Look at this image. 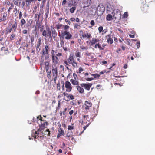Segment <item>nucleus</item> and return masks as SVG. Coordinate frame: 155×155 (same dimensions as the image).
<instances>
[{"mask_svg": "<svg viewBox=\"0 0 155 155\" xmlns=\"http://www.w3.org/2000/svg\"><path fill=\"white\" fill-rule=\"evenodd\" d=\"M40 31L42 32V35L45 37V39L47 38L48 40L51 41L53 38L55 39L57 36V32L54 27H51V29L48 27H46V29L41 28Z\"/></svg>", "mask_w": 155, "mask_h": 155, "instance_id": "f257e3e1", "label": "nucleus"}, {"mask_svg": "<svg viewBox=\"0 0 155 155\" xmlns=\"http://www.w3.org/2000/svg\"><path fill=\"white\" fill-rule=\"evenodd\" d=\"M37 121L40 120L41 121V124H39V128L37 131H35V134H32V136L34 137L35 140L36 142L37 141L36 139H39V137H40L41 139L44 137H43L41 136H40V137L39 136H38V135L39 134V132H41L43 134L42 130L45 128L46 125H47L48 123L47 122L46 120H42V117L41 115L37 117Z\"/></svg>", "mask_w": 155, "mask_h": 155, "instance_id": "f03ea898", "label": "nucleus"}, {"mask_svg": "<svg viewBox=\"0 0 155 155\" xmlns=\"http://www.w3.org/2000/svg\"><path fill=\"white\" fill-rule=\"evenodd\" d=\"M63 62L66 66L69 65V64H71L74 68H78V63L74 60L73 54H71L68 59L67 60H64Z\"/></svg>", "mask_w": 155, "mask_h": 155, "instance_id": "7ed1b4c3", "label": "nucleus"}, {"mask_svg": "<svg viewBox=\"0 0 155 155\" xmlns=\"http://www.w3.org/2000/svg\"><path fill=\"white\" fill-rule=\"evenodd\" d=\"M52 71L53 76V77L52 78H51V71H46L47 78L50 80V81H54V82L56 83L58 76V72L57 68H53L52 70Z\"/></svg>", "mask_w": 155, "mask_h": 155, "instance_id": "20e7f679", "label": "nucleus"}, {"mask_svg": "<svg viewBox=\"0 0 155 155\" xmlns=\"http://www.w3.org/2000/svg\"><path fill=\"white\" fill-rule=\"evenodd\" d=\"M61 32L59 33V36L60 38H61L64 39V38L67 40L71 39L72 37V34L70 33L69 31L66 30L63 31H61Z\"/></svg>", "mask_w": 155, "mask_h": 155, "instance_id": "39448f33", "label": "nucleus"}, {"mask_svg": "<svg viewBox=\"0 0 155 155\" xmlns=\"http://www.w3.org/2000/svg\"><path fill=\"white\" fill-rule=\"evenodd\" d=\"M69 26L66 25H63L62 24L58 23L55 26V28L59 31L60 29H63L64 30H68L69 28Z\"/></svg>", "mask_w": 155, "mask_h": 155, "instance_id": "423d86ee", "label": "nucleus"}, {"mask_svg": "<svg viewBox=\"0 0 155 155\" xmlns=\"http://www.w3.org/2000/svg\"><path fill=\"white\" fill-rule=\"evenodd\" d=\"M141 3L143 5L141 7V10L144 12V13H146L147 12V10L148 9V6H147L146 4V0H140Z\"/></svg>", "mask_w": 155, "mask_h": 155, "instance_id": "0eeeda50", "label": "nucleus"}, {"mask_svg": "<svg viewBox=\"0 0 155 155\" xmlns=\"http://www.w3.org/2000/svg\"><path fill=\"white\" fill-rule=\"evenodd\" d=\"M23 14L20 11L19 12L18 18L19 19H20V26L21 27H22L26 23V20L22 18Z\"/></svg>", "mask_w": 155, "mask_h": 155, "instance_id": "6e6552de", "label": "nucleus"}, {"mask_svg": "<svg viewBox=\"0 0 155 155\" xmlns=\"http://www.w3.org/2000/svg\"><path fill=\"white\" fill-rule=\"evenodd\" d=\"M65 87L66 88V92H71L72 89V86L70 82L69 81H66L64 83Z\"/></svg>", "mask_w": 155, "mask_h": 155, "instance_id": "1a4fd4ad", "label": "nucleus"}, {"mask_svg": "<svg viewBox=\"0 0 155 155\" xmlns=\"http://www.w3.org/2000/svg\"><path fill=\"white\" fill-rule=\"evenodd\" d=\"M92 84L91 83H81L80 85L82 87L84 88L85 89L89 91L91 87Z\"/></svg>", "mask_w": 155, "mask_h": 155, "instance_id": "9d476101", "label": "nucleus"}, {"mask_svg": "<svg viewBox=\"0 0 155 155\" xmlns=\"http://www.w3.org/2000/svg\"><path fill=\"white\" fill-rule=\"evenodd\" d=\"M114 12V14L113 16L115 18V19L117 18L120 19L121 17L120 11L119 9H116Z\"/></svg>", "mask_w": 155, "mask_h": 155, "instance_id": "9b49d317", "label": "nucleus"}, {"mask_svg": "<svg viewBox=\"0 0 155 155\" xmlns=\"http://www.w3.org/2000/svg\"><path fill=\"white\" fill-rule=\"evenodd\" d=\"M84 105L85 106V109L86 111L89 110L90 108L91 107L92 104L91 101H85L84 103Z\"/></svg>", "mask_w": 155, "mask_h": 155, "instance_id": "f8f14e48", "label": "nucleus"}, {"mask_svg": "<svg viewBox=\"0 0 155 155\" xmlns=\"http://www.w3.org/2000/svg\"><path fill=\"white\" fill-rule=\"evenodd\" d=\"M79 0H71L69 2L68 5L69 7L76 6L78 3Z\"/></svg>", "mask_w": 155, "mask_h": 155, "instance_id": "ddd939ff", "label": "nucleus"}, {"mask_svg": "<svg viewBox=\"0 0 155 155\" xmlns=\"http://www.w3.org/2000/svg\"><path fill=\"white\" fill-rule=\"evenodd\" d=\"M105 10V8L103 5L101 4H100L97 7V12H100L102 13Z\"/></svg>", "mask_w": 155, "mask_h": 155, "instance_id": "4468645a", "label": "nucleus"}, {"mask_svg": "<svg viewBox=\"0 0 155 155\" xmlns=\"http://www.w3.org/2000/svg\"><path fill=\"white\" fill-rule=\"evenodd\" d=\"M33 22V20L32 19H30L28 21L27 23L25 25V24L23 26L24 28H26L27 29H29V27L31 25Z\"/></svg>", "mask_w": 155, "mask_h": 155, "instance_id": "2eb2a0df", "label": "nucleus"}, {"mask_svg": "<svg viewBox=\"0 0 155 155\" xmlns=\"http://www.w3.org/2000/svg\"><path fill=\"white\" fill-rule=\"evenodd\" d=\"M91 3V0H84L83 4L84 7H88L89 6Z\"/></svg>", "mask_w": 155, "mask_h": 155, "instance_id": "dca6fc26", "label": "nucleus"}, {"mask_svg": "<svg viewBox=\"0 0 155 155\" xmlns=\"http://www.w3.org/2000/svg\"><path fill=\"white\" fill-rule=\"evenodd\" d=\"M50 48L47 45H45V48H43L41 51L42 53H43L44 54L45 53H49Z\"/></svg>", "mask_w": 155, "mask_h": 155, "instance_id": "f3484780", "label": "nucleus"}, {"mask_svg": "<svg viewBox=\"0 0 155 155\" xmlns=\"http://www.w3.org/2000/svg\"><path fill=\"white\" fill-rule=\"evenodd\" d=\"M82 36L83 39L86 38V39H89L91 38V35L90 34L88 33H82V35H81Z\"/></svg>", "mask_w": 155, "mask_h": 155, "instance_id": "a211bd4d", "label": "nucleus"}, {"mask_svg": "<svg viewBox=\"0 0 155 155\" xmlns=\"http://www.w3.org/2000/svg\"><path fill=\"white\" fill-rule=\"evenodd\" d=\"M99 39H96L94 38H93L92 40L90 41L89 42V44L91 45L92 46L93 45L95 44L96 43L99 42Z\"/></svg>", "mask_w": 155, "mask_h": 155, "instance_id": "6ab92c4d", "label": "nucleus"}, {"mask_svg": "<svg viewBox=\"0 0 155 155\" xmlns=\"http://www.w3.org/2000/svg\"><path fill=\"white\" fill-rule=\"evenodd\" d=\"M73 133L72 131H68L66 134V137L69 140H70V138L71 139V140H72L74 139L73 137Z\"/></svg>", "mask_w": 155, "mask_h": 155, "instance_id": "aec40b11", "label": "nucleus"}, {"mask_svg": "<svg viewBox=\"0 0 155 155\" xmlns=\"http://www.w3.org/2000/svg\"><path fill=\"white\" fill-rule=\"evenodd\" d=\"M64 39L62 38H60V45L61 47H63V49L65 51H67L68 48L67 47H64Z\"/></svg>", "mask_w": 155, "mask_h": 155, "instance_id": "412c9836", "label": "nucleus"}, {"mask_svg": "<svg viewBox=\"0 0 155 155\" xmlns=\"http://www.w3.org/2000/svg\"><path fill=\"white\" fill-rule=\"evenodd\" d=\"M75 79H71L70 80V81L73 85L78 86L79 85V82L78 80H76L75 78Z\"/></svg>", "mask_w": 155, "mask_h": 155, "instance_id": "4be33fe9", "label": "nucleus"}, {"mask_svg": "<svg viewBox=\"0 0 155 155\" xmlns=\"http://www.w3.org/2000/svg\"><path fill=\"white\" fill-rule=\"evenodd\" d=\"M7 14L5 12L3 14L2 17H0V22L5 21L7 19Z\"/></svg>", "mask_w": 155, "mask_h": 155, "instance_id": "5701e85b", "label": "nucleus"}, {"mask_svg": "<svg viewBox=\"0 0 155 155\" xmlns=\"http://www.w3.org/2000/svg\"><path fill=\"white\" fill-rule=\"evenodd\" d=\"M76 88H77L79 92L81 94H83L84 92V89L80 85V86L79 85L78 86H76Z\"/></svg>", "mask_w": 155, "mask_h": 155, "instance_id": "b1692460", "label": "nucleus"}, {"mask_svg": "<svg viewBox=\"0 0 155 155\" xmlns=\"http://www.w3.org/2000/svg\"><path fill=\"white\" fill-rule=\"evenodd\" d=\"M17 23L16 22L12 24V27L10 28H12V30H13V31L14 32H16L17 31Z\"/></svg>", "mask_w": 155, "mask_h": 155, "instance_id": "393cba45", "label": "nucleus"}, {"mask_svg": "<svg viewBox=\"0 0 155 155\" xmlns=\"http://www.w3.org/2000/svg\"><path fill=\"white\" fill-rule=\"evenodd\" d=\"M49 5L47 4L46 6V9L45 10V18L46 19L48 17V15L49 13Z\"/></svg>", "mask_w": 155, "mask_h": 155, "instance_id": "a878e982", "label": "nucleus"}, {"mask_svg": "<svg viewBox=\"0 0 155 155\" xmlns=\"http://www.w3.org/2000/svg\"><path fill=\"white\" fill-rule=\"evenodd\" d=\"M52 62L54 63V64H58V58L55 55L52 56Z\"/></svg>", "mask_w": 155, "mask_h": 155, "instance_id": "bb28decb", "label": "nucleus"}, {"mask_svg": "<svg viewBox=\"0 0 155 155\" xmlns=\"http://www.w3.org/2000/svg\"><path fill=\"white\" fill-rule=\"evenodd\" d=\"M41 54L42 55L41 58L42 57H44L45 60H47L50 57V54L49 53H45L44 54L43 53L41 52Z\"/></svg>", "mask_w": 155, "mask_h": 155, "instance_id": "cd10ccee", "label": "nucleus"}, {"mask_svg": "<svg viewBox=\"0 0 155 155\" xmlns=\"http://www.w3.org/2000/svg\"><path fill=\"white\" fill-rule=\"evenodd\" d=\"M37 0H25L26 6L28 7L30 6V4L31 2L35 3Z\"/></svg>", "mask_w": 155, "mask_h": 155, "instance_id": "c85d7f7f", "label": "nucleus"}, {"mask_svg": "<svg viewBox=\"0 0 155 155\" xmlns=\"http://www.w3.org/2000/svg\"><path fill=\"white\" fill-rule=\"evenodd\" d=\"M94 48H98V49L100 50H104V48L103 47H101L99 43H96L95 44Z\"/></svg>", "mask_w": 155, "mask_h": 155, "instance_id": "c756f323", "label": "nucleus"}, {"mask_svg": "<svg viewBox=\"0 0 155 155\" xmlns=\"http://www.w3.org/2000/svg\"><path fill=\"white\" fill-rule=\"evenodd\" d=\"M41 11V10H40V12ZM40 15V13H39V14L36 13L35 15L34 18L35 19V21H36L38 22L39 21Z\"/></svg>", "mask_w": 155, "mask_h": 155, "instance_id": "7c9ffc66", "label": "nucleus"}, {"mask_svg": "<svg viewBox=\"0 0 155 155\" xmlns=\"http://www.w3.org/2000/svg\"><path fill=\"white\" fill-rule=\"evenodd\" d=\"M59 126V128L58 129L59 133L61 134L62 135H64V130L61 128V125Z\"/></svg>", "mask_w": 155, "mask_h": 155, "instance_id": "2f4dec72", "label": "nucleus"}, {"mask_svg": "<svg viewBox=\"0 0 155 155\" xmlns=\"http://www.w3.org/2000/svg\"><path fill=\"white\" fill-rule=\"evenodd\" d=\"M74 29L79 30L81 28V26L79 24L76 23L74 24Z\"/></svg>", "mask_w": 155, "mask_h": 155, "instance_id": "473e14b6", "label": "nucleus"}, {"mask_svg": "<svg viewBox=\"0 0 155 155\" xmlns=\"http://www.w3.org/2000/svg\"><path fill=\"white\" fill-rule=\"evenodd\" d=\"M41 44V39L40 38L38 39L37 41V45L36 46V49H38L39 48L40 45Z\"/></svg>", "mask_w": 155, "mask_h": 155, "instance_id": "72a5a7b5", "label": "nucleus"}, {"mask_svg": "<svg viewBox=\"0 0 155 155\" xmlns=\"http://www.w3.org/2000/svg\"><path fill=\"white\" fill-rule=\"evenodd\" d=\"M49 63L48 61L45 62V69L46 71H48L49 69Z\"/></svg>", "mask_w": 155, "mask_h": 155, "instance_id": "f704fd0d", "label": "nucleus"}, {"mask_svg": "<svg viewBox=\"0 0 155 155\" xmlns=\"http://www.w3.org/2000/svg\"><path fill=\"white\" fill-rule=\"evenodd\" d=\"M91 75L94 76V77L95 79H98L100 77V75L98 74H90Z\"/></svg>", "mask_w": 155, "mask_h": 155, "instance_id": "c9c22d12", "label": "nucleus"}, {"mask_svg": "<svg viewBox=\"0 0 155 155\" xmlns=\"http://www.w3.org/2000/svg\"><path fill=\"white\" fill-rule=\"evenodd\" d=\"M12 31V28H8V27H7L6 28V30L5 31V35H7L10 33Z\"/></svg>", "mask_w": 155, "mask_h": 155, "instance_id": "e433bc0d", "label": "nucleus"}, {"mask_svg": "<svg viewBox=\"0 0 155 155\" xmlns=\"http://www.w3.org/2000/svg\"><path fill=\"white\" fill-rule=\"evenodd\" d=\"M107 41L108 43L110 44H112L113 42V40L111 37L108 38H107Z\"/></svg>", "mask_w": 155, "mask_h": 155, "instance_id": "4c0bfd02", "label": "nucleus"}, {"mask_svg": "<svg viewBox=\"0 0 155 155\" xmlns=\"http://www.w3.org/2000/svg\"><path fill=\"white\" fill-rule=\"evenodd\" d=\"M106 18L107 21H110L112 19V16L110 14H108Z\"/></svg>", "mask_w": 155, "mask_h": 155, "instance_id": "58836bf2", "label": "nucleus"}, {"mask_svg": "<svg viewBox=\"0 0 155 155\" xmlns=\"http://www.w3.org/2000/svg\"><path fill=\"white\" fill-rule=\"evenodd\" d=\"M76 9V7L75 6H74L70 9L69 11L71 13H73L74 12Z\"/></svg>", "mask_w": 155, "mask_h": 155, "instance_id": "ea45409f", "label": "nucleus"}, {"mask_svg": "<svg viewBox=\"0 0 155 155\" xmlns=\"http://www.w3.org/2000/svg\"><path fill=\"white\" fill-rule=\"evenodd\" d=\"M14 32H12V33L10 37V39L11 40H13L16 36V34L14 33Z\"/></svg>", "mask_w": 155, "mask_h": 155, "instance_id": "a19ab883", "label": "nucleus"}, {"mask_svg": "<svg viewBox=\"0 0 155 155\" xmlns=\"http://www.w3.org/2000/svg\"><path fill=\"white\" fill-rule=\"evenodd\" d=\"M50 134V131L49 129H47L45 131L44 135L47 136H49Z\"/></svg>", "mask_w": 155, "mask_h": 155, "instance_id": "79ce46f5", "label": "nucleus"}, {"mask_svg": "<svg viewBox=\"0 0 155 155\" xmlns=\"http://www.w3.org/2000/svg\"><path fill=\"white\" fill-rule=\"evenodd\" d=\"M8 49L7 47L4 46L1 48V50L2 51H7Z\"/></svg>", "mask_w": 155, "mask_h": 155, "instance_id": "37998d69", "label": "nucleus"}, {"mask_svg": "<svg viewBox=\"0 0 155 155\" xmlns=\"http://www.w3.org/2000/svg\"><path fill=\"white\" fill-rule=\"evenodd\" d=\"M61 105V104L60 101H59L58 104V106L57 107H56V110H59L60 109Z\"/></svg>", "mask_w": 155, "mask_h": 155, "instance_id": "c03bdc74", "label": "nucleus"}, {"mask_svg": "<svg viewBox=\"0 0 155 155\" xmlns=\"http://www.w3.org/2000/svg\"><path fill=\"white\" fill-rule=\"evenodd\" d=\"M80 54L81 53L79 52L76 51V52L75 53V55L76 57L80 58L81 57Z\"/></svg>", "mask_w": 155, "mask_h": 155, "instance_id": "a18cd8bd", "label": "nucleus"}, {"mask_svg": "<svg viewBox=\"0 0 155 155\" xmlns=\"http://www.w3.org/2000/svg\"><path fill=\"white\" fill-rule=\"evenodd\" d=\"M69 101L70 100H73L75 98L74 96L71 94H69Z\"/></svg>", "mask_w": 155, "mask_h": 155, "instance_id": "49530a36", "label": "nucleus"}, {"mask_svg": "<svg viewBox=\"0 0 155 155\" xmlns=\"http://www.w3.org/2000/svg\"><path fill=\"white\" fill-rule=\"evenodd\" d=\"M13 3L15 5H18V1L20 0H12Z\"/></svg>", "mask_w": 155, "mask_h": 155, "instance_id": "de8ad7c7", "label": "nucleus"}, {"mask_svg": "<svg viewBox=\"0 0 155 155\" xmlns=\"http://www.w3.org/2000/svg\"><path fill=\"white\" fill-rule=\"evenodd\" d=\"M72 125H73L74 124H72ZM68 129L69 130H71L74 129V127L73 125H69L68 126Z\"/></svg>", "mask_w": 155, "mask_h": 155, "instance_id": "09e8293b", "label": "nucleus"}, {"mask_svg": "<svg viewBox=\"0 0 155 155\" xmlns=\"http://www.w3.org/2000/svg\"><path fill=\"white\" fill-rule=\"evenodd\" d=\"M128 16V14L127 12H125L123 14V18H127Z\"/></svg>", "mask_w": 155, "mask_h": 155, "instance_id": "8fccbe9b", "label": "nucleus"}, {"mask_svg": "<svg viewBox=\"0 0 155 155\" xmlns=\"http://www.w3.org/2000/svg\"><path fill=\"white\" fill-rule=\"evenodd\" d=\"M98 30L99 33L101 32L103 30V27L102 26H100L99 27Z\"/></svg>", "mask_w": 155, "mask_h": 155, "instance_id": "3c124183", "label": "nucleus"}, {"mask_svg": "<svg viewBox=\"0 0 155 155\" xmlns=\"http://www.w3.org/2000/svg\"><path fill=\"white\" fill-rule=\"evenodd\" d=\"M57 87L58 90H60L61 89L60 84L59 82H58L57 84Z\"/></svg>", "mask_w": 155, "mask_h": 155, "instance_id": "603ef678", "label": "nucleus"}, {"mask_svg": "<svg viewBox=\"0 0 155 155\" xmlns=\"http://www.w3.org/2000/svg\"><path fill=\"white\" fill-rule=\"evenodd\" d=\"M4 3H5V4H7V5H11V4H12L13 3L9 1H5Z\"/></svg>", "mask_w": 155, "mask_h": 155, "instance_id": "864d4df0", "label": "nucleus"}, {"mask_svg": "<svg viewBox=\"0 0 155 155\" xmlns=\"http://www.w3.org/2000/svg\"><path fill=\"white\" fill-rule=\"evenodd\" d=\"M83 69L82 68L80 67L79 68L78 73H81L82 71H83Z\"/></svg>", "mask_w": 155, "mask_h": 155, "instance_id": "5fc2aeb1", "label": "nucleus"}, {"mask_svg": "<svg viewBox=\"0 0 155 155\" xmlns=\"http://www.w3.org/2000/svg\"><path fill=\"white\" fill-rule=\"evenodd\" d=\"M25 2H26L25 1L23 0L22 2V5H21V7L23 8L25 6Z\"/></svg>", "mask_w": 155, "mask_h": 155, "instance_id": "6e6d98bb", "label": "nucleus"}, {"mask_svg": "<svg viewBox=\"0 0 155 155\" xmlns=\"http://www.w3.org/2000/svg\"><path fill=\"white\" fill-rule=\"evenodd\" d=\"M85 80L87 81H91L94 80V78H86Z\"/></svg>", "mask_w": 155, "mask_h": 155, "instance_id": "4d7b16f0", "label": "nucleus"}, {"mask_svg": "<svg viewBox=\"0 0 155 155\" xmlns=\"http://www.w3.org/2000/svg\"><path fill=\"white\" fill-rule=\"evenodd\" d=\"M14 3H12V4H11V5H10V7H9V9H10L11 10L14 7Z\"/></svg>", "mask_w": 155, "mask_h": 155, "instance_id": "13d9d810", "label": "nucleus"}, {"mask_svg": "<svg viewBox=\"0 0 155 155\" xmlns=\"http://www.w3.org/2000/svg\"><path fill=\"white\" fill-rule=\"evenodd\" d=\"M28 16L27 12H25L23 14V16L24 18H26Z\"/></svg>", "mask_w": 155, "mask_h": 155, "instance_id": "bf43d9fd", "label": "nucleus"}, {"mask_svg": "<svg viewBox=\"0 0 155 155\" xmlns=\"http://www.w3.org/2000/svg\"><path fill=\"white\" fill-rule=\"evenodd\" d=\"M140 43L139 41H137L136 43L137 47L138 48L140 47Z\"/></svg>", "mask_w": 155, "mask_h": 155, "instance_id": "052dcab7", "label": "nucleus"}, {"mask_svg": "<svg viewBox=\"0 0 155 155\" xmlns=\"http://www.w3.org/2000/svg\"><path fill=\"white\" fill-rule=\"evenodd\" d=\"M90 24L92 25V26H94L95 25V22L94 20H91V22H90Z\"/></svg>", "mask_w": 155, "mask_h": 155, "instance_id": "680f3d73", "label": "nucleus"}, {"mask_svg": "<svg viewBox=\"0 0 155 155\" xmlns=\"http://www.w3.org/2000/svg\"><path fill=\"white\" fill-rule=\"evenodd\" d=\"M80 47L81 49L82 50L87 49V48L86 47H84L83 46H80Z\"/></svg>", "mask_w": 155, "mask_h": 155, "instance_id": "e2e57ef3", "label": "nucleus"}, {"mask_svg": "<svg viewBox=\"0 0 155 155\" xmlns=\"http://www.w3.org/2000/svg\"><path fill=\"white\" fill-rule=\"evenodd\" d=\"M21 1L22 0H20V1H18V5H16L19 7H21V5H22Z\"/></svg>", "mask_w": 155, "mask_h": 155, "instance_id": "0e129e2a", "label": "nucleus"}, {"mask_svg": "<svg viewBox=\"0 0 155 155\" xmlns=\"http://www.w3.org/2000/svg\"><path fill=\"white\" fill-rule=\"evenodd\" d=\"M67 108H65L64 109V111L62 112L63 114L64 115L66 114V112L67 111Z\"/></svg>", "mask_w": 155, "mask_h": 155, "instance_id": "69168bd1", "label": "nucleus"}, {"mask_svg": "<svg viewBox=\"0 0 155 155\" xmlns=\"http://www.w3.org/2000/svg\"><path fill=\"white\" fill-rule=\"evenodd\" d=\"M65 22H67L68 23V24H69V25H71V22L69 20H68L67 19H65Z\"/></svg>", "mask_w": 155, "mask_h": 155, "instance_id": "338daca9", "label": "nucleus"}, {"mask_svg": "<svg viewBox=\"0 0 155 155\" xmlns=\"http://www.w3.org/2000/svg\"><path fill=\"white\" fill-rule=\"evenodd\" d=\"M27 30L26 29L23 30L22 31V33L24 34H26L27 33Z\"/></svg>", "mask_w": 155, "mask_h": 155, "instance_id": "774afa93", "label": "nucleus"}]
</instances>
